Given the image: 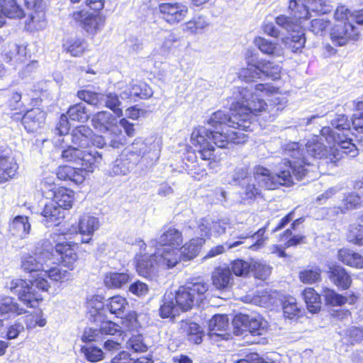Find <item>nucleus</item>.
Instances as JSON below:
<instances>
[{
	"instance_id": "obj_9",
	"label": "nucleus",
	"mask_w": 363,
	"mask_h": 363,
	"mask_svg": "<svg viewBox=\"0 0 363 363\" xmlns=\"http://www.w3.org/2000/svg\"><path fill=\"white\" fill-rule=\"evenodd\" d=\"M208 284L203 281L190 283L179 287L174 295L179 308L183 311L191 309L195 306H200L206 298Z\"/></svg>"
},
{
	"instance_id": "obj_31",
	"label": "nucleus",
	"mask_w": 363,
	"mask_h": 363,
	"mask_svg": "<svg viewBox=\"0 0 363 363\" xmlns=\"http://www.w3.org/2000/svg\"><path fill=\"white\" fill-rule=\"evenodd\" d=\"M103 299L104 298L99 295L91 296L87 298L88 314L93 318L94 322H98L106 313V303H104Z\"/></svg>"
},
{
	"instance_id": "obj_12",
	"label": "nucleus",
	"mask_w": 363,
	"mask_h": 363,
	"mask_svg": "<svg viewBox=\"0 0 363 363\" xmlns=\"http://www.w3.org/2000/svg\"><path fill=\"white\" fill-rule=\"evenodd\" d=\"M360 30L352 22H339L331 28L330 35L335 46H345L351 40H357Z\"/></svg>"
},
{
	"instance_id": "obj_46",
	"label": "nucleus",
	"mask_w": 363,
	"mask_h": 363,
	"mask_svg": "<svg viewBox=\"0 0 363 363\" xmlns=\"http://www.w3.org/2000/svg\"><path fill=\"white\" fill-rule=\"evenodd\" d=\"M361 204L360 197L355 193H350L345 196L341 206L333 208V212L345 213L347 211L358 208Z\"/></svg>"
},
{
	"instance_id": "obj_15",
	"label": "nucleus",
	"mask_w": 363,
	"mask_h": 363,
	"mask_svg": "<svg viewBox=\"0 0 363 363\" xmlns=\"http://www.w3.org/2000/svg\"><path fill=\"white\" fill-rule=\"evenodd\" d=\"M155 248V260L158 267L169 269L176 267L183 260L179 247H152Z\"/></svg>"
},
{
	"instance_id": "obj_36",
	"label": "nucleus",
	"mask_w": 363,
	"mask_h": 363,
	"mask_svg": "<svg viewBox=\"0 0 363 363\" xmlns=\"http://www.w3.org/2000/svg\"><path fill=\"white\" fill-rule=\"evenodd\" d=\"M204 244L203 238H192L189 242L179 247L183 261H188L196 257Z\"/></svg>"
},
{
	"instance_id": "obj_11",
	"label": "nucleus",
	"mask_w": 363,
	"mask_h": 363,
	"mask_svg": "<svg viewBox=\"0 0 363 363\" xmlns=\"http://www.w3.org/2000/svg\"><path fill=\"white\" fill-rule=\"evenodd\" d=\"M135 244L140 249V252L135 257L138 273L149 279H154L157 277V267H159L155 260V252L150 255L146 253L147 245L142 240H136Z\"/></svg>"
},
{
	"instance_id": "obj_37",
	"label": "nucleus",
	"mask_w": 363,
	"mask_h": 363,
	"mask_svg": "<svg viewBox=\"0 0 363 363\" xmlns=\"http://www.w3.org/2000/svg\"><path fill=\"white\" fill-rule=\"evenodd\" d=\"M175 303L173 294L169 293L164 295L159 310L162 318H173L179 313V308Z\"/></svg>"
},
{
	"instance_id": "obj_59",
	"label": "nucleus",
	"mask_w": 363,
	"mask_h": 363,
	"mask_svg": "<svg viewBox=\"0 0 363 363\" xmlns=\"http://www.w3.org/2000/svg\"><path fill=\"white\" fill-rule=\"evenodd\" d=\"M252 177L249 176L248 169L246 167H237L233 172L231 181L229 182L230 184L235 186H240L245 184L247 180Z\"/></svg>"
},
{
	"instance_id": "obj_51",
	"label": "nucleus",
	"mask_w": 363,
	"mask_h": 363,
	"mask_svg": "<svg viewBox=\"0 0 363 363\" xmlns=\"http://www.w3.org/2000/svg\"><path fill=\"white\" fill-rule=\"evenodd\" d=\"M276 23L287 32L296 33L299 29L298 22L291 17L279 15L275 18Z\"/></svg>"
},
{
	"instance_id": "obj_13",
	"label": "nucleus",
	"mask_w": 363,
	"mask_h": 363,
	"mask_svg": "<svg viewBox=\"0 0 363 363\" xmlns=\"http://www.w3.org/2000/svg\"><path fill=\"white\" fill-rule=\"evenodd\" d=\"M72 18L80 23L84 30L92 36L96 35L105 26L106 18L100 14H88L84 10L74 11Z\"/></svg>"
},
{
	"instance_id": "obj_29",
	"label": "nucleus",
	"mask_w": 363,
	"mask_h": 363,
	"mask_svg": "<svg viewBox=\"0 0 363 363\" xmlns=\"http://www.w3.org/2000/svg\"><path fill=\"white\" fill-rule=\"evenodd\" d=\"M26 312V311L21 307L14 298L7 296L0 299L1 316L5 318H14Z\"/></svg>"
},
{
	"instance_id": "obj_44",
	"label": "nucleus",
	"mask_w": 363,
	"mask_h": 363,
	"mask_svg": "<svg viewBox=\"0 0 363 363\" xmlns=\"http://www.w3.org/2000/svg\"><path fill=\"white\" fill-rule=\"evenodd\" d=\"M289 9L294 18L298 22L301 19H307L308 18V6L303 4L302 0H291L289 1Z\"/></svg>"
},
{
	"instance_id": "obj_34",
	"label": "nucleus",
	"mask_w": 363,
	"mask_h": 363,
	"mask_svg": "<svg viewBox=\"0 0 363 363\" xmlns=\"http://www.w3.org/2000/svg\"><path fill=\"white\" fill-rule=\"evenodd\" d=\"M132 279V277L128 272H108L106 273L104 282L109 289H121Z\"/></svg>"
},
{
	"instance_id": "obj_60",
	"label": "nucleus",
	"mask_w": 363,
	"mask_h": 363,
	"mask_svg": "<svg viewBox=\"0 0 363 363\" xmlns=\"http://www.w3.org/2000/svg\"><path fill=\"white\" fill-rule=\"evenodd\" d=\"M347 240L357 245H363V226L352 225L347 233Z\"/></svg>"
},
{
	"instance_id": "obj_35",
	"label": "nucleus",
	"mask_w": 363,
	"mask_h": 363,
	"mask_svg": "<svg viewBox=\"0 0 363 363\" xmlns=\"http://www.w3.org/2000/svg\"><path fill=\"white\" fill-rule=\"evenodd\" d=\"M338 259L343 264L357 269L363 268V256L354 251L343 248L339 250Z\"/></svg>"
},
{
	"instance_id": "obj_3",
	"label": "nucleus",
	"mask_w": 363,
	"mask_h": 363,
	"mask_svg": "<svg viewBox=\"0 0 363 363\" xmlns=\"http://www.w3.org/2000/svg\"><path fill=\"white\" fill-rule=\"evenodd\" d=\"M320 135L328 144H331L329 148L320 142L318 136L309 140L305 145V147L296 143L302 155H298V158L296 160L303 165L305 164L302 162V160L310 163V164H306L305 166L307 169L306 175L315 167L311 164L309 159L305 155V151L313 158L322 160L326 164L332 166H335L337 162L345 156L354 157L358 155V148L354 143L342 140L339 133L334 132L328 126L323 127L321 129Z\"/></svg>"
},
{
	"instance_id": "obj_28",
	"label": "nucleus",
	"mask_w": 363,
	"mask_h": 363,
	"mask_svg": "<svg viewBox=\"0 0 363 363\" xmlns=\"http://www.w3.org/2000/svg\"><path fill=\"white\" fill-rule=\"evenodd\" d=\"M129 306L125 298L117 295L106 301V312L115 315L117 318H123L128 313Z\"/></svg>"
},
{
	"instance_id": "obj_64",
	"label": "nucleus",
	"mask_w": 363,
	"mask_h": 363,
	"mask_svg": "<svg viewBox=\"0 0 363 363\" xmlns=\"http://www.w3.org/2000/svg\"><path fill=\"white\" fill-rule=\"evenodd\" d=\"M82 352L89 362H98L104 357L103 351L97 347L84 346L82 347Z\"/></svg>"
},
{
	"instance_id": "obj_21",
	"label": "nucleus",
	"mask_w": 363,
	"mask_h": 363,
	"mask_svg": "<svg viewBox=\"0 0 363 363\" xmlns=\"http://www.w3.org/2000/svg\"><path fill=\"white\" fill-rule=\"evenodd\" d=\"M40 214L44 218L42 222L45 223L48 227L58 225L65 218V211L52 200L44 203Z\"/></svg>"
},
{
	"instance_id": "obj_61",
	"label": "nucleus",
	"mask_w": 363,
	"mask_h": 363,
	"mask_svg": "<svg viewBox=\"0 0 363 363\" xmlns=\"http://www.w3.org/2000/svg\"><path fill=\"white\" fill-rule=\"evenodd\" d=\"M112 363H152V361L145 357H141L137 359L130 358L128 352L121 351L111 360Z\"/></svg>"
},
{
	"instance_id": "obj_56",
	"label": "nucleus",
	"mask_w": 363,
	"mask_h": 363,
	"mask_svg": "<svg viewBox=\"0 0 363 363\" xmlns=\"http://www.w3.org/2000/svg\"><path fill=\"white\" fill-rule=\"evenodd\" d=\"M282 309L284 317L289 319L294 318L300 313V308L297 306L296 301L293 297L284 301Z\"/></svg>"
},
{
	"instance_id": "obj_4",
	"label": "nucleus",
	"mask_w": 363,
	"mask_h": 363,
	"mask_svg": "<svg viewBox=\"0 0 363 363\" xmlns=\"http://www.w3.org/2000/svg\"><path fill=\"white\" fill-rule=\"evenodd\" d=\"M285 162L281 164L274 174L262 166H257L254 170L255 180L258 183V186L264 189H275L280 186H290L294 184V178L301 180L306 176L307 169L306 165L298 163L296 160L298 155H302L297 143H289L284 146ZM305 164H310L308 162L302 160Z\"/></svg>"
},
{
	"instance_id": "obj_5",
	"label": "nucleus",
	"mask_w": 363,
	"mask_h": 363,
	"mask_svg": "<svg viewBox=\"0 0 363 363\" xmlns=\"http://www.w3.org/2000/svg\"><path fill=\"white\" fill-rule=\"evenodd\" d=\"M48 278L55 281L63 282L72 279L71 273L58 267L42 270L31 281L14 279L6 282V287L13 294L18 296L19 300L27 307H35L43 300L40 291H48L50 285Z\"/></svg>"
},
{
	"instance_id": "obj_57",
	"label": "nucleus",
	"mask_w": 363,
	"mask_h": 363,
	"mask_svg": "<svg viewBox=\"0 0 363 363\" xmlns=\"http://www.w3.org/2000/svg\"><path fill=\"white\" fill-rule=\"evenodd\" d=\"M26 23L30 28L37 30L44 29L47 26L45 13L36 11L31 13Z\"/></svg>"
},
{
	"instance_id": "obj_54",
	"label": "nucleus",
	"mask_w": 363,
	"mask_h": 363,
	"mask_svg": "<svg viewBox=\"0 0 363 363\" xmlns=\"http://www.w3.org/2000/svg\"><path fill=\"white\" fill-rule=\"evenodd\" d=\"M321 271L318 267L306 269L299 273L300 280L305 284H313L321 279Z\"/></svg>"
},
{
	"instance_id": "obj_8",
	"label": "nucleus",
	"mask_w": 363,
	"mask_h": 363,
	"mask_svg": "<svg viewBox=\"0 0 363 363\" xmlns=\"http://www.w3.org/2000/svg\"><path fill=\"white\" fill-rule=\"evenodd\" d=\"M247 67L241 68L238 74V77L246 82L254 81L264 75L272 80L280 78L281 67L273 62L264 59L254 58L252 52L248 50L245 54Z\"/></svg>"
},
{
	"instance_id": "obj_27",
	"label": "nucleus",
	"mask_w": 363,
	"mask_h": 363,
	"mask_svg": "<svg viewBox=\"0 0 363 363\" xmlns=\"http://www.w3.org/2000/svg\"><path fill=\"white\" fill-rule=\"evenodd\" d=\"M26 47L16 43H9L2 54L4 60L11 65L23 62L26 60Z\"/></svg>"
},
{
	"instance_id": "obj_25",
	"label": "nucleus",
	"mask_w": 363,
	"mask_h": 363,
	"mask_svg": "<svg viewBox=\"0 0 363 363\" xmlns=\"http://www.w3.org/2000/svg\"><path fill=\"white\" fill-rule=\"evenodd\" d=\"M180 331L187 341L191 344L201 343L204 336L202 328L194 322L182 321Z\"/></svg>"
},
{
	"instance_id": "obj_49",
	"label": "nucleus",
	"mask_w": 363,
	"mask_h": 363,
	"mask_svg": "<svg viewBox=\"0 0 363 363\" xmlns=\"http://www.w3.org/2000/svg\"><path fill=\"white\" fill-rule=\"evenodd\" d=\"M63 48L67 52L74 57H79L84 52L86 43L84 40L79 38H70L63 44Z\"/></svg>"
},
{
	"instance_id": "obj_43",
	"label": "nucleus",
	"mask_w": 363,
	"mask_h": 363,
	"mask_svg": "<svg viewBox=\"0 0 363 363\" xmlns=\"http://www.w3.org/2000/svg\"><path fill=\"white\" fill-rule=\"evenodd\" d=\"M308 310L313 313L320 311L321 301L320 295L313 288H306L302 293Z\"/></svg>"
},
{
	"instance_id": "obj_19",
	"label": "nucleus",
	"mask_w": 363,
	"mask_h": 363,
	"mask_svg": "<svg viewBox=\"0 0 363 363\" xmlns=\"http://www.w3.org/2000/svg\"><path fill=\"white\" fill-rule=\"evenodd\" d=\"M76 247V244L68 242H58L55 246V251L60 256L62 264L69 270L75 268V264L78 259Z\"/></svg>"
},
{
	"instance_id": "obj_33",
	"label": "nucleus",
	"mask_w": 363,
	"mask_h": 363,
	"mask_svg": "<svg viewBox=\"0 0 363 363\" xmlns=\"http://www.w3.org/2000/svg\"><path fill=\"white\" fill-rule=\"evenodd\" d=\"M233 275L229 268L218 267L212 274L213 285L219 290L225 289L232 285Z\"/></svg>"
},
{
	"instance_id": "obj_1",
	"label": "nucleus",
	"mask_w": 363,
	"mask_h": 363,
	"mask_svg": "<svg viewBox=\"0 0 363 363\" xmlns=\"http://www.w3.org/2000/svg\"><path fill=\"white\" fill-rule=\"evenodd\" d=\"M272 89L268 84L234 87L230 97V114L219 110L211 116L208 124L224 133L231 134L235 131L240 133L238 135L243 134L246 141L247 135L241 130H252L250 121L252 114L258 115L267 111L274 115L275 112L284 108L286 103L284 99L274 97L267 104L260 98L272 92Z\"/></svg>"
},
{
	"instance_id": "obj_58",
	"label": "nucleus",
	"mask_w": 363,
	"mask_h": 363,
	"mask_svg": "<svg viewBox=\"0 0 363 363\" xmlns=\"http://www.w3.org/2000/svg\"><path fill=\"white\" fill-rule=\"evenodd\" d=\"M330 26V21L324 18H315L311 21L310 30L316 35L323 36Z\"/></svg>"
},
{
	"instance_id": "obj_32",
	"label": "nucleus",
	"mask_w": 363,
	"mask_h": 363,
	"mask_svg": "<svg viewBox=\"0 0 363 363\" xmlns=\"http://www.w3.org/2000/svg\"><path fill=\"white\" fill-rule=\"evenodd\" d=\"M30 230V224L27 216H17L9 224L11 234L21 239L25 238L29 234Z\"/></svg>"
},
{
	"instance_id": "obj_24",
	"label": "nucleus",
	"mask_w": 363,
	"mask_h": 363,
	"mask_svg": "<svg viewBox=\"0 0 363 363\" xmlns=\"http://www.w3.org/2000/svg\"><path fill=\"white\" fill-rule=\"evenodd\" d=\"M45 113L38 108L27 111L22 118V124L29 133H33L43 127L45 123Z\"/></svg>"
},
{
	"instance_id": "obj_63",
	"label": "nucleus",
	"mask_w": 363,
	"mask_h": 363,
	"mask_svg": "<svg viewBox=\"0 0 363 363\" xmlns=\"http://www.w3.org/2000/svg\"><path fill=\"white\" fill-rule=\"evenodd\" d=\"M232 271L236 276H246L252 271V264L242 259H236L232 262Z\"/></svg>"
},
{
	"instance_id": "obj_18",
	"label": "nucleus",
	"mask_w": 363,
	"mask_h": 363,
	"mask_svg": "<svg viewBox=\"0 0 363 363\" xmlns=\"http://www.w3.org/2000/svg\"><path fill=\"white\" fill-rule=\"evenodd\" d=\"M183 243L182 232L175 228L164 229L158 239L150 241L149 247H180Z\"/></svg>"
},
{
	"instance_id": "obj_6",
	"label": "nucleus",
	"mask_w": 363,
	"mask_h": 363,
	"mask_svg": "<svg viewBox=\"0 0 363 363\" xmlns=\"http://www.w3.org/2000/svg\"><path fill=\"white\" fill-rule=\"evenodd\" d=\"M160 145L158 142L137 138L112 164L108 174L111 176L127 175L135 167L143 169L152 167L159 159Z\"/></svg>"
},
{
	"instance_id": "obj_50",
	"label": "nucleus",
	"mask_w": 363,
	"mask_h": 363,
	"mask_svg": "<svg viewBox=\"0 0 363 363\" xmlns=\"http://www.w3.org/2000/svg\"><path fill=\"white\" fill-rule=\"evenodd\" d=\"M256 180L254 178H251L242 185H240L242 195L244 199H252L256 198L257 196L261 193V189L259 186L255 184Z\"/></svg>"
},
{
	"instance_id": "obj_40",
	"label": "nucleus",
	"mask_w": 363,
	"mask_h": 363,
	"mask_svg": "<svg viewBox=\"0 0 363 363\" xmlns=\"http://www.w3.org/2000/svg\"><path fill=\"white\" fill-rule=\"evenodd\" d=\"M192 230L193 234L198 236L196 238H203L211 235V221L207 219H201L198 222L190 221L186 227V233Z\"/></svg>"
},
{
	"instance_id": "obj_38",
	"label": "nucleus",
	"mask_w": 363,
	"mask_h": 363,
	"mask_svg": "<svg viewBox=\"0 0 363 363\" xmlns=\"http://www.w3.org/2000/svg\"><path fill=\"white\" fill-rule=\"evenodd\" d=\"M254 44L264 55L269 56L281 55V50L279 44L263 37H256L254 40Z\"/></svg>"
},
{
	"instance_id": "obj_30",
	"label": "nucleus",
	"mask_w": 363,
	"mask_h": 363,
	"mask_svg": "<svg viewBox=\"0 0 363 363\" xmlns=\"http://www.w3.org/2000/svg\"><path fill=\"white\" fill-rule=\"evenodd\" d=\"M331 130L340 135L342 140L350 141L352 140L349 138L350 132L351 122L345 114H336L334 118L330 120Z\"/></svg>"
},
{
	"instance_id": "obj_62",
	"label": "nucleus",
	"mask_w": 363,
	"mask_h": 363,
	"mask_svg": "<svg viewBox=\"0 0 363 363\" xmlns=\"http://www.w3.org/2000/svg\"><path fill=\"white\" fill-rule=\"evenodd\" d=\"M126 347L135 352H143L147 350V346L144 342L141 335H135L130 337L126 343Z\"/></svg>"
},
{
	"instance_id": "obj_39",
	"label": "nucleus",
	"mask_w": 363,
	"mask_h": 363,
	"mask_svg": "<svg viewBox=\"0 0 363 363\" xmlns=\"http://www.w3.org/2000/svg\"><path fill=\"white\" fill-rule=\"evenodd\" d=\"M228 320L226 315H215L209 322V329L212 335L226 338L227 333H223L228 328Z\"/></svg>"
},
{
	"instance_id": "obj_42",
	"label": "nucleus",
	"mask_w": 363,
	"mask_h": 363,
	"mask_svg": "<svg viewBox=\"0 0 363 363\" xmlns=\"http://www.w3.org/2000/svg\"><path fill=\"white\" fill-rule=\"evenodd\" d=\"M114 118L108 111H100L94 115L91 123L95 129L100 132L105 133L113 124Z\"/></svg>"
},
{
	"instance_id": "obj_20",
	"label": "nucleus",
	"mask_w": 363,
	"mask_h": 363,
	"mask_svg": "<svg viewBox=\"0 0 363 363\" xmlns=\"http://www.w3.org/2000/svg\"><path fill=\"white\" fill-rule=\"evenodd\" d=\"M51 194H47V198H51L57 206L63 211L72 208L74 193L73 191L63 186L57 187L56 185L51 184Z\"/></svg>"
},
{
	"instance_id": "obj_45",
	"label": "nucleus",
	"mask_w": 363,
	"mask_h": 363,
	"mask_svg": "<svg viewBox=\"0 0 363 363\" xmlns=\"http://www.w3.org/2000/svg\"><path fill=\"white\" fill-rule=\"evenodd\" d=\"M100 105H104L111 109L118 117L122 116V109L120 108L121 101L115 93L101 94Z\"/></svg>"
},
{
	"instance_id": "obj_10",
	"label": "nucleus",
	"mask_w": 363,
	"mask_h": 363,
	"mask_svg": "<svg viewBox=\"0 0 363 363\" xmlns=\"http://www.w3.org/2000/svg\"><path fill=\"white\" fill-rule=\"evenodd\" d=\"M234 333L236 335H243L248 331L252 335H262L268 328V323L261 315L250 316L245 314H238L233 320Z\"/></svg>"
},
{
	"instance_id": "obj_2",
	"label": "nucleus",
	"mask_w": 363,
	"mask_h": 363,
	"mask_svg": "<svg viewBox=\"0 0 363 363\" xmlns=\"http://www.w3.org/2000/svg\"><path fill=\"white\" fill-rule=\"evenodd\" d=\"M240 133L232 132L231 134L224 133L218 129H210L205 126L195 128L191 135V143L198 147L200 162L199 164L189 165L187 169L196 180H200L207 175L206 168L216 169L220 160L215 153L216 149L213 143L218 148H228L230 144H241L245 142V135Z\"/></svg>"
},
{
	"instance_id": "obj_55",
	"label": "nucleus",
	"mask_w": 363,
	"mask_h": 363,
	"mask_svg": "<svg viewBox=\"0 0 363 363\" xmlns=\"http://www.w3.org/2000/svg\"><path fill=\"white\" fill-rule=\"evenodd\" d=\"M43 264L37 258L32 255H26L22 257L21 268L26 272H37L41 269Z\"/></svg>"
},
{
	"instance_id": "obj_53",
	"label": "nucleus",
	"mask_w": 363,
	"mask_h": 363,
	"mask_svg": "<svg viewBox=\"0 0 363 363\" xmlns=\"http://www.w3.org/2000/svg\"><path fill=\"white\" fill-rule=\"evenodd\" d=\"M323 296L326 303L331 306H341L347 301L346 297L328 288H325L323 290Z\"/></svg>"
},
{
	"instance_id": "obj_47",
	"label": "nucleus",
	"mask_w": 363,
	"mask_h": 363,
	"mask_svg": "<svg viewBox=\"0 0 363 363\" xmlns=\"http://www.w3.org/2000/svg\"><path fill=\"white\" fill-rule=\"evenodd\" d=\"M67 115L70 120L82 123L86 122L89 118L84 104L82 103L70 106Z\"/></svg>"
},
{
	"instance_id": "obj_16",
	"label": "nucleus",
	"mask_w": 363,
	"mask_h": 363,
	"mask_svg": "<svg viewBox=\"0 0 363 363\" xmlns=\"http://www.w3.org/2000/svg\"><path fill=\"white\" fill-rule=\"evenodd\" d=\"M18 164L7 149L0 148V184L4 183L18 173Z\"/></svg>"
},
{
	"instance_id": "obj_23",
	"label": "nucleus",
	"mask_w": 363,
	"mask_h": 363,
	"mask_svg": "<svg viewBox=\"0 0 363 363\" xmlns=\"http://www.w3.org/2000/svg\"><path fill=\"white\" fill-rule=\"evenodd\" d=\"M328 277L338 289L346 290L348 289L352 284V278L347 270L336 264L328 266Z\"/></svg>"
},
{
	"instance_id": "obj_22",
	"label": "nucleus",
	"mask_w": 363,
	"mask_h": 363,
	"mask_svg": "<svg viewBox=\"0 0 363 363\" xmlns=\"http://www.w3.org/2000/svg\"><path fill=\"white\" fill-rule=\"evenodd\" d=\"M25 13L16 0H0V28L6 23V18H22Z\"/></svg>"
},
{
	"instance_id": "obj_52",
	"label": "nucleus",
	"mask_w": 363,
	"mask_h": 363,
	"mask_svg": "<svg viewBox=\"0 0 363 363\" xmlns=\"http://www.w3.org/2000/svg\"><path fill=\"white\" fill-rule=\"evenodd\" d=\"M306 43V38L303 31H298L296 34L291 35V38H288L286 45L293 52H300Z\"/></svg>"
},
{
	"instance_id": "obj_41",
	"label": "nucleus",
	"mask_w": 363,
	"mask_h": 363,
	"mask_svg": "<svg viewBox=\"0 0 363 363\" xmlns=\"http://www.w3.org/2000/svg\"><path fill=\"white\" fill-rule=\"evenodd\" d=\"M99 228V219L90 215H84L79 222V230L82 235L92 236Z\"/></svg>"
},
{
	"instance_id": "obj_7",
	"label": "nucleus",
	"mask_w": 363,
	"mask_h": 363,
	"mask_svg": "<svg viewBox=\"0 0 363 363\" xmlns=\"http://www.w3.org/2000/svg\"><path fill=\"white\" fill-rule=\"evenodd\" d=\"M81 153L79 161L81 167H73L69 165L60 167L57 172L58 179L80 184L84 181L87 173L93 172L97 164L102 160L101 153L95 148L82 150Z\"/></svg>"
},
{
	"instance_id": "obj_14",
	"label": "nucleus",
	"mask_w": 363,
	"mask_h": 363,
	"mask_svg": "<svg viewBox=\"0 0 363 363\" xmlns=\"http://www.w3.org/2000/svg\"><path fill=\"white\" fill-rule=\"evenodd\" d=\"M158 10L161 18L170 25H176L186 16L188 7L179 2H165L159 4Z\"/></svg>"
},
{
	"instance_id": "obj_48",
	"label": "nucleus",
	"mask_w": 363,
	"mask_h": 363,
	"mask_svg": "<svg viewBox=\"0 0 363 363\" xmlns=\"http://www.w3.org/2000/svg\"><path fill=\"white\" fill-rule=\"evenodd\" d=\"M98 321L101 322L99 330L102 337L104 335H118L123 339V336L126 335L124 334V331L121 330V327L116 323L111 320H104L103 318L99 319Z\"/></svg>"
},
{
	"instance_id": "obj_26",
	"label": "nucleus",
	"mask_w": 363,
	"mask_h": 363,
	"mask_svg": "<svg viewBox=\"0 0 363 363\" xmlns=\"http://www.w3.org/2000/svg\"><path fill=\"white\" fill-rule=\"evenodd\" d=\"M93 136V130L86 125H79L74 128L67 138L72 143L79 147H89Z\"/></svg>"
},
{
	"instance_id": "obj_17",
	"label": "nucleus",
	"mask_w": 363,
	"mask_h": 363,
	"mask_svg": "<svg viewBox=\"0 0 363 363\" xmlns=\"http://www.w3.org/2000/svg\"><path fill=\"white\" fill-rule=\"evenodd\" d=\"M153 94L151 87L144 82L132 81L122 90L121 96L123 99L135 101L138 98L146 99Z\"/></svg>"
}]
</instances>
